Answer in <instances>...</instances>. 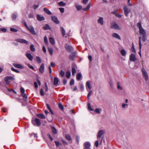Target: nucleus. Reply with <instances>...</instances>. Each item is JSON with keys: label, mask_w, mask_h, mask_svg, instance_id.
Here are the masks:
<instances>
[{"label": "nucleus", "mask_w": 149, "mask_h": 149, "mask_svg": "<svg viewBox=\"0 0 149 149\" xmlns=\"http://www.w3.org/2000/svg\"><path fill=\"white\" fill-rule=\"evenodd\" d=\"M105 133V131L104 130H99L97 136V139L100 141V143H102V139H103V135Z\"/></svg>", "instance_id": "obj_1"}, {"label": "nucleus", "mask_w": 149, "mask_h": 149, "mask_svg": "<svg viewBox=\"0 0 149 149\" xmlns=\"http://www.w3.org/2000/svg\"><path fill=\"white\" fill-rule=\"evenodd\" d=\"M139 30L140 34L143 36L142 40L143 42H145L146 39V32L143 28L139 29Z\"/></svg>", "instance_id": "obj_2"}, {"label": "nucleus", "mask_w": 149, "mask_h": 149, "mask_svg": "<svg viewBox=\"0 0 149 149\" xmlns=\"http://www.w3.org/2000/svg\"><path fill=\"white\" fill-rule=\"evenodd\" d=\"M110 28L114 29L120 30L121 28L120 27L116 22H113L111 24Z\"/></svg>", "instance_id": "obj_3"}, {"label": "nucleus", "mask_w": 149, "mask_h": 149, "mask_svg": "<svg viewBox=\"0 0 149 149\" xmlns=\"http://www.w3.org/2000/svg\"><path fill=\"white\" fill-rule=\"evenodd\" d=\"M27 29L32 34L34 35H36L37 34V33L35 32L34 28L32 26L30 25L29 26Z\"/></svg>", "instance_id": "obj_4"}, {"label": "nucleus", "mask_w": 149, "mask_h": 149, "mask_svg": "<svg viewBox=\"0 0 149 149\" xmlns=\"http://www.w3.org/2000/svg\"><path fill=\"white\" fill-rule=\"evenodd\" d=\"M14 80V79L11 76H7L4 78L5 81L7 85L10 83L11 80Z\"/></svg>", "instance_id": "obj_5"}, {"label": "nucleus", "mask_w": 149, "mask_h": 149, "mask_svg": "<svg viewBox=\"0 0 149 149\" xmlns=\"http://www.w3.org/2000/svg\"><path fill=\"white\" fill-rule=\"evenodd\" d=\"M32 123L34 125L37 126H39L41 124L39 119L38 118H36L35 120H32Z\"/></svg>", "instance_id": "obj_6"}, {"label": "nucleus", "mask_w": 149, "mask_h": 149, "mask_svg": "<svg viewBox=\"0 0 149 149\" xmlns=\"http://www.w3.org/2000/svg\"><path fill=\"white\" fill-rule=\"evenodd\" d=\"M142 71L143 77L145 78L146 81H148V77L147 72L143 68L142 69Z\"/></svg>", "instance_id": "obj_7"}, {"label": "nucleus", "mask_w": 149, "mask_h": 149, "mask_svg": "<svg viewBox=\"0 0 149 149\" xmlns=\"http://www.w3.org/2000/svg\"><path fill=\"white\" fill-rule=\"evenodd\" d=\"M125 15L126 17L128 16V14L130 12V9L125 6L124 7Z\"/></svg>", "instance_id": "obj_8"}, {"label": "nucleus", "mask_w": 149, "mask_h": 149, "mask_svg": "<svg viewBox=\"0 0 149 149\" xmlns=\"http://www.w3.org/2000/svg\"><path fill=\"white\" fill-rule=\"evenodd\" d=\"M15 40L18 42H19L22 43L28 44L29 42L24 39L21 38H17Z\"/></svg>", "instance_id": "obj_9"}, {"label": "nucleus", "mask_w": 149, "mask_h": 149, "mask_svg": "<svg viewBox=\"0 0 149 149\" xmlns=\"http://www.w3.org/2000/svg\"><path fill=\"white\" fill-rule=\"evenodd\" d=\"M77 68L76 65L74 64H73L72 65V74L73 75H74L76 72V69Z\"/></svg>", "instance_id": "obj_10"}, {"label": "nucleus", "mask_w": 149, "mask_h": 149, "mask_svg": "<svg viewBox=\"0 0 149 149\" xmlns=\"http://www.w3.org/2000/svg\"><path fill=\"white\" fill-rule=\"evenodd\" d=\"M51 19L56 24H58L59 23V21L58 20L57 17L53 15L51 17Z\"/></svg>", "instance_id": "obj_11"}, {"label": "nucleus", "mask_w": 149, "mask_h": 149, "mask_svg": "<svg viewBox=\"0 0 149 149\" xmlns=\"http://www.w3.org/2000/svg\"><path fill=\"white\" fill-rule=\"evenodd\" d=\"M86 87L87 91H88L89 90H90L91 89V86L90 84V82L89 81H87L86 84Z\"/></svg>", "instance_id": "obj_12"}, {"label": "nucleus", "mask_w": 149, "mask_h": 149, "mask_svg": "<svg viewBox=\"0 0 149 149\" xmlns=\"http://www.w3.org/2000/svg\"><path fill=\"white\" fill-rule=\"evenodd\" d=\"M84 148H90L91 146L90 143L88 141L85 142L84 143Z\"/></svg>", "instance_id": "obj_13"}, {"label": "nucleus", "mask_w": 149, "mask_h": 149, "mask_svg": "<svg viewBox=\"0 0 149 149\" xmlns=\"http://www.w3.org/2000/svg\"><path fill=\"white\" fill-rule=\"evenodd\" d=\"M37 20L39 21H43L45 19V18L43 16H41L39 14L37 15Z\"/></svg>", "instance_id": "obj_14"}, {"label": "nucleus", "mask_w": 149, "mask_h": 149, "mask_svg": "<svg viewBox=\"0 0 149 149\" xmlns=\"http://www.w3.org/2000/svg\"><path fill=\"white\" fill-rule=\"evenodd\" d=\"M65 48L68 51H71L73 49V48L71 46L66 44L65 46Z\"/></svg>", "instance_id": "obj_15"}, {"label": "nucleus", "mask_w": 149, "mask_h": 149, "mask_svg": "<svg viewBox=\"0 0 149 149\" xmlns=\"http://www.w3.org/2000/svg\"><path fill=\"white\" fill-rule=\"evenodd\" d=\"M13 65L15 67L19 69H22L24 68L23 66L19 64L14 63Z\"/></svg>", "instance_id": "obj_16"}, {"label": "nucleus", "mask_w": 149, "mask_h": 149, "mask_svg": "<svg viewBox=\"0 0 149 149\" xmlns=\"http://www.w3.org/2000/svg\"><path fill=\"white\" fill-rule=\"evenodd\" d=\"M39 71L41 73H43L44 71V64L42 63L39 69Z\"/></svg>", "instance_id": "obj_17"}, {"label": "nucleus", "mask_w": 149, "mask_h": 149, "mask_svg": "<svg viewBox=\"0 0 149 149\" xmlns=\"http://www.w3.org/2000/svg\"><path fill=\"white\" fill-rule=\"evenodd\" d=\"M97 21L98 23L100 24L101 25H103L104 20L103 17H100L99 19L97 20Z\"/></svg>", "instance_id": "obj_18"}, {"label": "nucleus", "mask_w": 149, "mask_h": 149, "mask_svg": "<svg viewBox=\"0 0 149 149\" xmlns=\"http://www.w3.org/2000/svg\"><path fill=\"white\" fill-rule=\"evenodd\" d=\"M130 59L131 61H134L136 60V57L134 54H132L130 57Z\"/></svg>", "instance_id": "obj_19"}, {"label": "nucleus", "mask_w": 149, "mask_h": 149, "mask_svg": "<svg viewBox=\"0 0 149 149\" xmlns=\"http://www.w3.org/2000/svg\"><path fill=\"white\" fill-rule=\"evenodd\" d=\"M112 36L113 37L116 38L118 40H121L120 36L117 33H113Z\"/></svg>", "instance_id": "obj_20"}, {"label": "nucleus", "mask_w": 149, "mask_h": 149, "mask_svg": "<svg viewBox=\"0 0 149 149\" xmlns=\"http://www.w3.org/2000/svg\"><path fill=\"white\" fill-rule=\"evenodd\" d=\"M43 10L48 15H52V12L49 10L45 8H43Z\"/></svg>", "instance_id": "obj_21"}, {"label": "nucleus", "mask_w": 149, "mask_h": 149, "mask_svg": "<svg viewBox=\"0 0 149 149\" xmlns=\"http://www.w3.org/2000/svg\"><path fill=\"white\" fill-rule=\"evenodd\" d=\"M36 116L37 117L41 119H45V116L42 113H39L37 114Z\"/></svg>", "instance_id": "obj_22"}, {"label": "nucleus", "mask_w": 149, "mask_h": 149, "mask_svg": "<svg viewBox=\"0 0 149 149\" xmlns=\"http://www.w3.org/2000/svg\"><path fill=\"white\" fill-rule=\"evenodd\" d=\"M26 56L31 61L32 60L33 57L30 54L27 53L26 54Z\"/></svg>", "instance_id": "obj_23"}, {"label": "nucleus", "mask_w": 149, "mask_h": 149, "mask_svg": "<svg viewBox=\"0 0 149 149\" xmlns=\"http://www.w3.org/2000/svg\"><path fill=\"white\" fill-rule=\"evenodd\" d=\"M91 6V3H89L88 4V5L86 8H83V10L84 11H87L90 8Z\"/></svg>", "instance_id": "obj_24"}, {"label": "nucleus", "mask_w": 149, "mask_h": 149, "mask_svg": "<svg viewBox=\"0 0 149 149\" xmlns=\"http://www.w3.org/2000/svg\"><path fill=\"white\" fill-rule=\"evenodd\" d=\"M59 80L57 77H55L54 79V84L55 85L58 84Z\"/></svg>", "instance_id": "obj_25"}, {"label": "nucleus", "mask_w": 149, "mask_h": 149, "mask_svg": "<svg viewBox=\"0 0 149 149\" xmlns=\"http://www.w3.org/2000/svg\"><path fill=\"white\" fill-rule=\"evenodd\" d=\"M43 29L45 30H47L50 29V28L48 24H46L44 26Z\"/></svg>", "instance_id": "obj_26"}, {"label": "nucleus", "mask_w": 149, "mask_h": 149, "mask_svg": "<svg viewBox=\"0 0 149 149\" xmlns=\"http://www.w3.org/2000/svg\"><path fill=\"white\" fill-rule=\"evenodd\" d=\"M51 128L53 133L54 134H56L57 133V131L56 128L53 127H52Z\"/></svg>", "instance_id": "obj_27"}, {"label": "nucleus", "mask_w": 149, "mask_h": 149, "mask_svg": "<svg viewBox=\"0 0 149 149\" xmlns=\"http://www.w3.org/2000/svg\"><path fill=\"white\" fill-rule=\"evenodd\" d=\"M50 42L53 45H54L55 43V42L54 39L52 37H50L49 38Z\"/></svg>", "instance_id": "obj_28"}, {"label": "nucleus", "mask_w": 149, "mask_h": 149, "mask_svg": "<svg viewBox=\"0 0 149 149\" xmlns=\"http://www.w3.org/2000/svg\"><path fill=\"white\" fill-rule=\"evenodd\" d=\"M120 53L123 56H125L126 55V51L124 49H122L120 51Z\"/></svg>", "instance_id": "obj_29"}, {"label": "nucleus", "mask_w": 149, "mask_h": 149, "mask_svg": "<svg viewBox=\"0 0 149 149\" xmlns=\"http://www.w3.org/2000/svg\"><path fill=\"white\" fill-rule=\"evenodd\" d=\"M71 72L69 71H67L66 73V76L67 78H69L70 77Z\"/></svg>", "instance_id": "obj_30"}, {"label": "nucleus", "mask_w": 149, "mask_h": 149, "mask_svg": "<svg viewBox=\"0 0 149 149\" xmlns=\"http://www.w3.org/2000/svg\"><path fill=\"white\" fill-rule=\"evenodd\" d=\"M58 4L60 6H64L66 5V3L63 1H61L58 3Z\"/></svg>", "instance_id": "obj_31"}, {"label": "nucleus", "mask_w": 149, "mask_h": 149, "mask_svg": "<svg viewBox=\"0 0 149 149\" xmlns=\"http://www.w3.org/2000/svg\"><path fill=\"white\" fill-rule=\"evenodd\" d=\"M61 33L63 36L64 37L65 35V31L63 28V27H61Z\"/></svg>", "instance_id": "obj_32"}, {"label": "nucleus", "mask_w": 149, "mask_h": 149, "mask_svg": "<svg viewBox=\"0 0 149 149\" xmlns=\"http://www.w3.org/2000/svg\"><path fill=\"white\" fill-rule=\"evenodd\" d=\"M81 73H79L77 74L76 78L78 80H79L80 79L81 77Z\"/></svg>", "instance_id": "obj_33"}, {"label": "nucleus", "mask_w": 149, "mask_h": 149, "mask_svg": "<svg viewBox=\"0 0 149 149\" xmlns=\"http://www.w3.org/2000/svg\"><path fill=\"white\" fill-rule=\"evenodd\" d=\"M17 15L16 13L13 14L12 16V17L13 20H15L17 17Z\"/></svg>", "instance_id": "obj_34"}, {"label": "nucleus", "mask_w": 149, "mask_h": 149, "mask_svg": "<svg viewBox=\"0 0 149 149\" xmlns=\"http://www.w3.org/2000/svg\"><path fill=\"white\" fill-rule=\"evenodd\" d=\"M36 60L38 63H40L41 62V60L40 58L38 56H36Z\"/></svg>", "instance_id": "obj_35"}, {"label": "nucleus", "mask_w": 149, "mask_h": 149, "mask_svg": "<svg viewBox=\"0 0 149 149\" xmlns=\"http://www.w3.org/2000/svg\"><path fill=\"white\" fill-rule=\"evenodd\" d=\"M75 6L78 10H81L82 8V6L80 5H78L76 4L75 5Z\"/></svg>", "instance_id": "obj_36"}, {"label": "nucleus", "mask_w": 149, "mask_h": 149, "mask_svg": "<svg viewBox=\"0 0 149 149\" xmlns=\"http://www.w3.org/2000/svg\"><path fill=\"white\" fill-rule=\"evenodd\" d=\"M30 49L31 50L32 52H34L35 50V49L34 48V45L32 44L30 45Z\"/></svg>", "instance_id": "obj_37"}, {"label": "nucleus", "mask_w": 149, "mask_h": 149, "mask_svg": "<svg viewBox=\"0 0 149 149\" xmlns=\"http://www.w3.org/2000/svg\"><path fill=\"white\" fill-rule=\"evenodd\" d=\"M59 74L61 77H63L65 75V72L62 70H61Z\"/></svg>", "instance_id": "obj_38"}, {"label": "nucleus", "mask_w": 149, "mask_h": 149, "mask_svg": "<svg viewBox=\"0 0 149 149\" xmlns=\"http://www.w3.org/2000/svg\"><path fill=\"white\" fill-rule=\"evenodd\" d=\"M48 51L51 55H52L53 54V50L52 48H49L48 49Z\"/></svg>", "instance_id": "obj_39"}, {"label": "nucleus", "mask_w": 149, "mask_h": 149, "mask_svg": "<svg viewBox=\"0 0 149 149\" xmlns=\"http://www.w3.org/2000/svg\"><path fill=\"white\" fill-rule=\"evenodd\" d=\"M65 137L68 140L71 141V137L69 135L66 134L65 135Z\"/></svg>", "instance_id": "obj_40"}, {"label": "nucleus", "mask_w": 149, "mask_h": 149, "mask_svg": "<svg viewBox=\"0 0 149 149\" xmlns=\"http://www.w3.org/2000/svg\"><path fill=\"white\" fill-rule=\"evenodd\" d=\"M102 109H96L95 110V112L98 113H100Z\"/></svg>", "instance_id": "obj_41"}, {"label": "nucleus", "mask_w": 149, "mask_h": 149, "mask_svg": "<svg viewBox=\"0 0 149 149\" xmlns=\"http://www.w3.org/2000/svg\"><path fill=\"white\" fill-rule=\"evenodd\" d=\"M58 107L61 110H63V105L61 104L60 103H59Z\"/></svg>", "instance_id": "obj_42"}, {"label": "nucleus", "mask_w": 149, "mask_h": 149, "mask_svg": "<svg viewBox=\"0 0 149 149\" xmlns=\"http://www.w3.org/2000/svg\"><path fill=\"white\" fill-rule=\"evenodd\" d=\"M137 26L138 27L139 29H141L143 28L141 26V22L138 23L137 24Z\"/></svg>", "instance_id": "obj_43"}, {"label": "nucleus", "mask_w": 149, "mask_h": 149, "mask_svg": "<svg viewBox=\"0 0 149 149\" xmlns=\"http://www.w3.org/2000/svg\"><path fill=\"white\" fill-rule=\"evenodd\" d=\"M80 88L81 91H83L84 89V86L82 84H81L80 86Z\"/></svg>", "instance_id": "obj_44"}, {"label": "nucleus", "mask_w": 149, "mask_h": 149, "mask_svg": "<svg viewBox=\"0 0 149 149\" xmlns=\"http://www.w3.org/2000/svg\"><path fill=\"white\" fill-rule=\"evenodd\" d=\"M128 104H125L124 103H123L122 104V107L123 108H127L128 107Z\"/></svg>", "instance_id": "obj_45"}, {"label": "nucleus", "mask_w": 149, "mask_h": 149, "mask_svg": "<svg viewBox=\"0 0 149 149\" xmlns=\"http://www.w3.org/2000/svg\"><path fill=\"white\" fill-rule=\"evenodd\" d=\"M10 30L13 32H17L18 31V30L15 29L14 28H11L10 29Z\"/></svg>", "instance_id": "obj_46"}, {"label": "nucleus", "mask_w": 149, "mask_h": 149, "mask_svg": "<svg viewBox=\"0 0 149 149\" xmlns=\"http://www.w3.org/2000/svg\"><path fill=\"white\" fill-rule=\"evenodd\" d=\"M44 41L45 42L46 44H48L47 39V37L46 36H45L44 37Z\"/></svg>", "instance_id": "obj_47"}, {"label": "nucleus", "mask_w": 149, "mask_h": 149, "mask_svg": "<svg viewBox=\"0 0 149 149\" xmlns=\"http://www.w3.org/2000/svg\"><path fill=\"white\" fill-rule=\"evenodd\" d=\"M40 94L41 96L44 95V91L42 89H41L40 91Z\"/></svg>", "instance_id": "obj_48"}, {"label": "nucleus", "mask_w": 149, "mask_h": 149, "mask_svg": "<svg viewBox=\"0 0 149 149\" xmlns=\"http://www.w3.org/2000/svg\"><path fill=\"white\" fill-rule=\"evenodd\" d=\"M88 108L89 110H90L91 111L93 110V109L91 108V106L90 105V103H88Z\"/></svg>", "instance_id": "obj_49"}, {"label": "nucleus", "mask_w": 149, "mask_h": 149, "mask_svg": "<svg viewBox=\"0 0 149 149\" xmlns=\"http://www.w3.org/2000/svg\"><path fill=\"white\" fill-rule=\"evenodd\" d=\"M22 96L23 97L26 99L27 98V96L26 94L24 93L21 94Z\"/></svg>", "instance_id": "obj_50"}, {"label": "nucleus", "mask_w": 149, "mask_h": 149, "mask_svg": "<svg viewBox=\"0 0 149 149\" xmlns=\"http://www.w3.org/2000/svg\"><path fill=\"white\" fill-rule=\"evenodd\" d=\"M99 141H100L97 140L95 142V145L96 147H97L98 146Z\"/></svg>", "instance_id": "obj_51"}, {"label": "nucleus", "mask_w": 149, "mask_h": 149, "mask_svg": "<svg viewBox=\"0 0 149 149\" xmlns=\"http://www.w3.org/2000/svg\"><path fill=\"white\" fill-rule=\"evenodd\" d=\"M92 94V91H91L89 93H88V100L90 96Z\"/></svg>", "instance_id": "obj_52"}, {"label": "nucleus", "mask_w": 149, "mask_h": 149, "mask_svg": "<svg viewBox=\"0 0 149 149\" xmlns=\"http://www.w3.org/2000/svg\"><path fill=\"white\" fill-rule=\"evenodd\" d=\"M141 37H139V48H140V49H141V46H142V45H141Z\"/></svg>", "instance_id": "obj_53"}, {"label": "nucleus", "mask_w": 149, "mask_h": 149, "mask_svg": "<svg viewBox=\"0 0 149 149\" xmlns=\"http://www.w3.org/2000/svg\"><path fill=\"white\" fill-rule=\"evenodd\" d=\"M20 91L21 94L24 93L25 92L24 89L23 88L21 87L20 89Z\"/></svg>", "instance_id": "obj_54"}, {"label": "nucleus", "mask_w": 149, "mask_h": 149, "mask_svg": "<svg viewBox=\"0 0 149 149\" xmlns=\"http://www.w3.org/2000/svg\"><path fill=\"white\" fill-rule=\"evenodd\" d=\"M131 49H132V52H136V50L134 48V45L133 44H132V45Z\"/></svg>", "instance_id": "obj_55"}, {"label": "nucleus", "mask_w": 149, "mask_h": 149, "mask_svg": "<svg viewBox=\"0 0 149 149\" xmlns=\"http://www.w3.org/2000/svg\"><path fill=\"white\" fill-rule=\"evenodd\" d=\"M11 70H13V71H14L15 72H16L17 73H19V71L17 70H16V69H15L14 68H11Z\"/></svg>", "instance_id": "obj_56"}, {"label": "nucleus", "mask_w": 149, "mask_h": 149, "mask_svg": "<svg viewBox=\"0 0 149 149\" xmlns=\"http://www.w3.org/2000/svg\"><path fill=\"white\" fill-rule=\"evenodd\" d=\"M74 84V79H72L70 81V85H73Z\"/></svg>", "instance_id": "obj_57"}, {"label": "nucleus", "mask_w": 149, "mask_h": 149, "mask_svg": "<svg viewBox=\"0 0 149 149\" xmlns=\"http://www.w3.org/2000/svg\"><path fill=\"white\" fill-rule=\"evenodd\" d=\"M60 12L61 13H63L64 11V9L63 8H59Z\"/></svg>", "instance_id": "obj_58"}, {"label": "nucleus", "mask_w": 149, "mask_h": 149, "mask_svg": "<svg viewBox=\"0 0 149 149\" xmlns=\"http://www.w3.org/2000/svg\"><path fill=\"white\" fill-rule=\"evenodd\" d=\"M34 84L35 88H37L38 87L37 82H34Z\"/></svg>", "instance_id": "obj_59"}, {"label": "nucleus", "mask_w": 149, "mask_h": 149, "mask_svg": "<svg viewBox=\"0 0 149 149\" xmlns=\"http://www.w3.org/2000/svg\"><path fill=\"white\" fill-rule=\"evenodd\" d=\"M47 136H48V137H49L50 139V140L51 141H52L53 140V138L51 137V136L49 134H47Z\"/></svg>", "instance_id": "obj_60"}, {"label": "nucleus", "mask_w": 149, "mask_h": 149, "mask_svg": "<svg viewBox=\"0 0 149 149\" xmlns=\"http://www.w3.org/2000/svg\"><path fill=\"white\" fill-rule=\"evenodd\" d=\"M39 7L38 5H34L33 6V7L34 9H36Z\"/></svg>", "instance_id": "obj_61"}, {"label": "nucleus", "mask_w": 149, "mask_h": 149, "mask_svg": "<svg viewBox=\"0 0 149 149\" xmlns=\"http://www.w3.org/2000/svg\"><path fill=\"white\" fill-rule=\"evenodd\" d=\"M55 144H56V146L57 147L59 146V145L60 144V143L57 141H55Z\"/></svg>", "instance_id": "obj_62"}, {"label": "nucleus", "mask_w": 149, "mask_h": 149, "mask_svg": "<svg viewBox=\"0 0 149 149\" xmlns=\"http://www.w3.org/2000/svg\"><path fill=\"white\" fill-rule=\"evenodd\" d=\"M28 17L30 18H32L33 17V15L32 14H29L28 15Z\"/></svg>", "instance_id": "obj_63"}, {"label": "nucleus", "mask_w": 149, "mask_h": 149, "mask_svg": "<svg viewBox=\"0 0 149 149\" xmlns=\"http://www.w3.org/2000/svg\"><path fill=\"white\" fill-rule=\"evenodd\" d=\"M88 59L91 62L92 61V57L91 55H88Z\"/></svg>", "instance_id": "obj_64"}]
</instances>
